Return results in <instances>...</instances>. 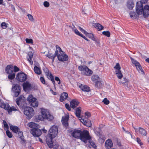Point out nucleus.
Wrapping results in <instances>:
<instances>
[{
	"mask_svg": "<svg viewBox=\"0 0 149 149\" xmlns=\"http://www.w3.org/2000/svg\"><path fill=\"white\" fill-rule=\"evenodd\" d=\"M49 133L46 136V143L49 148H51L53 145L52 140L57 136L58 132L57 127L55 125L52 126L49 130Z\"/></svg>",
	"mask_w": 149,
	"mask_h": 149,
	"instance_id": "obj_1",
	"label": "nucleus"
},
{
	"mask_svg": "<svg viewBox=\"0 0 149 149\" xmlns=\"http://www.w3.org/2000/svg\"><path fill=\"white\" fill-rule=\"evenodd\" d=\"M148 0H145L142 2L141 1H138L136 6V11L137 15H141L142 14L144 16L147 17L149 15V6L146 5L144 8L143 6V3L147 2Z\"/></svg>",
	"mask_w": 149,
	"mask_h": 149,
	"instance_id": "obj_2",
	"label": "nucleus"
},
{
	"mask_svg": "<svg viewBox=\"0 0 149 149\" xmlns=\"http://www.w3.org/2000/svg\"><path fill=\"white\" fill-rule=\"evenodd\" d=\"M0 107L6 110L9 114H11L12 111H15L17 110V107L14 106L10 107L8 103H5L3 101L1 100H0Z\"/></svg>",
	"mask_w": 149,
	"mask_h": 149,
	"instance_id": "obj_3",
	"label": "nucleus"
},
{
	"mask_svg": "<svg viewBox=\"0 0 149 149\" xmlns=\"http://www.w3.org/2000/svg\"><path fill=\"white\" fill-rule=\"evenodd\" d=\"M71 135L74 137L80 139L84 142V130L81 131L78 129H75L72 131Z\"/></svg>",
	"mask_w": 149,
	"mask_h": 149,
	"instance_id": "obj_4",
	"label": "nucleus"
},
{
	"mask_svg": "<svg viewBox=\"0 0 149 149\" xmlns=\"http://www.w3.org/2000/svg\"><path fill=\"white\" fill-rule=\"evenodd\" d=\"M41 113L45 119L48 121H52L54 119L53 116L51 115L49 111L46 109L42 108L41 109Z\"/></svg>",
	"mask_w": 149,
	"mask_h": 149,
	"instance_id": "obj_5",
	"label": "nucleus"
},
{
	"mask_svg": "<svg viewBox=\"0 0 149 149\" xmlns=\"http://www.w3.org/2000/svg\"><path fill=\"white\" fill-rule=\"evenodd\" d=\"M24 113L26 116V118L29 119L33 116L34 111L32 108L27 107L25 108Z\"/></svg>",
	"mask_w": 149,
	"mask_h": 149,
	"instance_id": "obj_6",
	"label": "nucleus"
},
{
	"mask_svg": "<svg viewBox=\"0 0 149 149\" xmlns=\"http://www.w3.org/2000/svg\"><path fill=\"white\" fill-rule=\"evenodd\" d=\"M130 58L132 63L135 65L139 72L142 74H144V72L139 63L132 57H130Z\"/></svg>",
	"mask_w": 149,
	"mask_h": 149,
	"instance_id": "obj_7",
	"label": "nucleus"
},
{
	"mask_svg": "<svg viewBox=\"0 0 149 149\" xmlns=\"http://www.w3.org/2000/svg\"><path fill=\"white\" fill-rule=\"evenodd\" d=\"M30 133L33 136L35 137H39L42 134L41 131L38 128L32 129L30 131Z\"/></svg>",
	"mask_w": 149,
	"mask_h": 149,
	"instance_id": "obj_8",
	"label": "nucleus"
},
{
	"mask_svg": "<svg viewBox=\"0 0 149 149\" xmlns=\"http://www.w3.org/2000/svg\"><path fill=\"white\" fill-rule=\"evenodd\" d=\"M57 58L60 61H67L68 59V56L65 54L64 52H62L57 55Z\"/></svg>",
	"mask_w": 149,
	"mask_h": 149,
	"instance_id": "obj_9",
	"label": "nucleus"
},
{
	"mask_svg": "<svg viewBox=\"0 0 149 149\" xmlns=\"http://www.w3.org/2000/svg\"><path fill=\"white\" fill-rule=\"evenodd\" d=\"M12 91L14 94V96L17 97L20 93V87L18 85L15 84L13 87Z\"/></svg>",
	"mask_w": 149,
	"mask_h": 149,
	"instance_id": "obj_10",
	"label": "nucleus"
},
{
	"mask_svg": "<svg viewBox=\"0 0 149 149\" xmlns=\"http://www.w3.org/2000/svg\"><path fill=\"white\" fill-rule=\"evenodd\" d=\"M16 78L19 81L23 82L26 80L27 76L24 73H19L17 74Z\"/></svg>",
	"mask_w": 149,
	"mask_h": 149,
	"instance_id": "obj_11",
	"label": "nucleus"
},
{
	"mask_svg": "<svg viewBox=\"0 0 149 149\" xmlns=\"http://www.w3.org/2000/svg\"><path fill=\"white\" fill-rule=\"evenodd\" d=\"M44 71L46 74V75L47 76V78L50 79L53 83L54 86V87L55 89H56L55 83L54 80V77H53L52 74L48 70L46 69Z\"/></svg>",
	"mask_w": 149,
	"mask_h": 149,
	"instance_id": "obj_12",
	"label": "nucleus"
},
{
	"mask_svg": "<svg viewBox=\"0 0 149 149\" xmlns=\"http://www.w3.org/2000/svg\"><path fill=\"white\" fill-rule=\"evenodd\" d=\"M81 108L80 107L77 108L76 109L75 114L76 116L78 117L81 122L84 124V119H82L81 117Z\"/></svg>",
	"mask_w": 149,
	"mask_h": 149,
	"instance_id": "obj_13",
	"label": "nucleus"
},
{
	"mask_svg": "<svg viewBox=\"0 0 149 149\" xmlns=\"http://www.w3.org/2000/svg\"><path fill=\"white\" fill-rule=\"evenodd\" d=\"M92 137L90 135L88 131L84 130V143H86L88 141L92 140Z\"/></svg>",
	"mask_w": 149,
	"mask_h": 149,
	"instance_id": "obj_14",
	"label": "nucleus"
},
{
	"mask_svg": "<svg viewBox=\"0 0 149 149\" xmlns=\"http://www.w3.org/2000/svg\"><path fill=\"white\" fill-rule=\"evenodd\" d=\"M69 116L65 115L63 116L61 120L63 125L64 126L67 127L68 126V121L69 119Z\"/></svg>",
	"mask_w": 149,
	"mask_h": 149,
	"instance_id": "obj_15",
	"label": "nucleus"
},
{
	"mask_svg": "<svg viewBox=\"0 0 149 149\" xmlns=\"http://www.w3.org/2000/svg\"><path fill=\"white\" fill-rule=\"evenodd\" d=\"M16 101L17 105L19 106L21 104H23L25 102V98L23 96L21 95L16 99Z\"/></svg>",
	"mask_w": 149,
	"mask_h": 149,
	"instance_id": "obj_16",
	"label": "nucleus"
},
{
	"mask_svg": "<svg viewBox=\"0 0 149 149\" xmlns=\"http://www.w3.org/2000/svg\"><path fill=\"white\" fill-rule=\"evenodd\" d=\"M23 86L25 91L30 90L32 88L31 84L29 82L26 81L23 84Z\"/></svg>",
	"mask_w": 149,
	"mask_h": 149,
	"instance_id": "obj_17",
	"label": "nucleus"
},
{
	"mask_svg": "<svg viewBox=\"0 0 149 149\" xmlns=\"http://www.w3.org/2000/svg\"><path fill=\"white\" fill-rule=\"evenodd\" d=\"M13 66L11 65H8L6 68V72L7 74L13 73Z\"/></svg>",
	"mask_w": 149,
	"mask_h": 149,
	"instance_id": "obj_18",
	"label": "nucleus"
},
{
	"mask_svg": "<svg viewBox=\"0 0 149 149\" xmlns=\"http://www.w3.org/2000/svg\"><path fill=\"white\" fill-rule=\"evenodd\" d=\"M113 143L110 139H108L106 140L105 142V146L106 148L109 149L113 146Z\"/></svg>",
	"mask_w": 149,
	"mask_h": 149,
	"instance_id": "obj_19",
	"label": "nucleus"
},
{
	"mask_svg": "<svg viewBox=\"0 0 149 149\" xmlns=\"http://www.w3.org/2000/svg\"><path fill=\"white\" fill-rule=\"evenodd\" d=\"M93 73V72L88 67L84 65V75L86 76H90Z\"/></svg>",
	"mask_w": 149,
	"mask_h": 149,
	"instance_id": "obj_20",
	"label": "nucleus"
},
{
	"mask_svg": "<svg viewBox=\"0 0 149 149\" xmlns=\"http://www.w3.org/2000/svg\"><path fill=\"white\" fill-rule=\"evenodd\" d=\"M68 97V94L66 92H63L61 94L60 98V101L63 102Z\"/></svg>",
	"mask_w": 149,
	"mask_h": 149,
	"instance_id": "obj_21",
	"label": "nucleus"
},
{
	"mask_svg": "<svg viewBox=\"0 0 149 149\" xmlns=\"http://www.w3.org/2000/svg\"><path fill=\"white\" fill-rule=\"evenodd\" d=\"M138 131L139 134H141L142 136H146L147 134V131L144 129L139 127L138 128Z\"/></svg>",
	"mask_w": 149,
	"mask_h": 149,
	"instance_id": "obj_22",
	"label": "nucleus"
},
{
	"mask_svg": "<svg viewBox=\"0 0 149 149\" xmlns=\"http://www.w3.org/2000/svg\"><path fill=\"white\" fill-rule=\"evenodd\" d=\"M79 104V102L77 100H73L70 102V106L72 108L74 109Z\"/></svg>",
	"mask_w": 149,
	"mask_h": 149,
	"instance_id": "obj_23",
	"label": "nucleus"
},
{
	"mask_svg": "<svg viewBox=\"0 0 149 149\" xmlns=\"http://www.w3.org/2000/svg\"><path fill=\"white\" fill-rule=\"evenodd\" d=\"M95 83V86L98 89H99L102 88L104 85V83L102 81H97Z\"/></svg>",
	"mask_w": 149,
	"mask_h": 149,
	"instance_id": "obj_24",
	"label": "nucleus"
},
{
	"mask_svg": "<svg viewBox=\"0 0 149 149\" xmlns=\"http://www.w3.org/2000/svg\"><path fill=\"white\" fill-rule=\"evenodd\" d=\"M88 143L89 144L88 145V147L90 148H93L95 149L97 146L95 143L92 140L88 141Z\"/></svg>",
	"mask_w": 149,
	"mask_h": 149,
	"instance_id": "obj_25",
	"label": "nucleus"
},
{
	"mask_svg": "<svg viewBox=\"0 0 149 149\" xmlns=\"http://www.w3.org/2000/svg\"><path fill=\"white\" fill-rule=\"evenodd\" d=\"M27 126L29 127L32 128H39V125L33 122L29 123L27 125Z\"/></svg>",
	"mask_w": 149,
	"mask_h": 149,
	"instance_id": "obj_26",
	"label": "nucleus"
},
{
	"mask_svg": "<svg viewBox=\"0 0 149 149\" xmlns=\"http://www.w3.org/2000/svg\"><path fill=\"white\" fill-rule=\"evenodd\" d=\"M91 90L89 87L84 85V94L90 96L91 95Z\"/></svg>",
	"mask_w": 149,
	"mask_h": 149,
	"instance_id": "obj_27",
	"label": "nucleus"
},
{
	"mask_svg": "<svg viewBox=\"0 0 149 149\" xmlns=\"http://www.w3.org/2000/svg\"><path fill=\"white\" fill-rule=\"evenodd\" d=\"M84 34H85L86 36L91 39L93 40L96 41L95 38L93 34L91 33H88L86 31L84 30Z\"/></svg>",
	"mask_w": 149,
	"mask_h": 149,
	"instance_id": "obj_28",
	"label": "nucleus"
},
{
	"mask_svg": "<svg viewBox=\"0 0 149 149\" xmlns=\"http://www.w3.org/2000/svg\"><path fill=\"white\" fill-rule=\"evenodd\" d=\"M92 26L97 29L98 31H100L104 28L103 26L99 23H92Z\"/></svg>",
	"mask_w": 149,
	"mask_h": 149,
	"instance_id": "obj_29",
	"label": "nucleus"
},
{
	"mask_svg": "<svg viewBox=\"0 0 149 149\" xmlns=\"http://www.w3.org/2000/svg\"><path fill=\"white\" fill-rule=\"evenodd\" d=\"M134 4L132 0H129L127 2V7L128 9L132 10L134 7Z\"/></svg>",
	"mask_w": 149,
	"mask_h": 149,
	"instance_id": "obj_30",
	"label": "nucleus"
},
{
	"mask_svg": "<svg viewBox=\"0 0 149 149\" xmlns=\"http://www.w3.org/2000/svg\"><path fill=\"white\" fill-rule=\"evenodd\" d=\"M10 130L14 132L17 133L19 130V128L16 126L11 125L10 126Z\"/></svg>",
	"mask_w": 149,
	"mask_h": 149,
	"instance_id": "obj_31",
	"label": "nucleus"
},
{
	"mask_svg": "<svg viewBox=\"0 0 149 149\" xmlns=\"http://www.w3.org/2000/svg\"><path fill=\"white\" fill-rule=\"evenodd\" d=\"M92 125V124L90 120L88 119L86 120L84 119V126L88 127H91Z\"/></svg>",
	"mask_w": 149,
	"mask_h": 149,
	"instance_id": "obj_32",
	"label": "nucleus"
},
{
	"mask_svg": "<svg viewBox=\"0 0 149 149\" xmlns=\"http://www.w3.org/2000/svg\"><path fill=\"white\" fill-rule=\"evenodd\" d=\"M34 70L35 73L37 74H40L41 73V71L40 68L36 66L34 68Z\"/></svg>",
	"mask_w": 149,
	"mask_h": 149,
	"instance_id": "obj_33",
	"label": "nucleus"
},
{
	"mask_svg": "<svg viewBox=\"0 0 149 149\" xmlns=\"http://www.w3.org/2000/svg\"><path fill=\"white\" fill-rule=\"evenodd\" d=\"M27 100L29 103H30L36 100V99L33 97L32 95H30L27 97Z\"/></svg>",
	"mask_w": 149,
	"mask_h": 149,
	"instance_id": "obj_34",
	"label": "nucleus"
},
{
	"mask_svg": "<svg viewBox=\"0 0 149 149\" xmlns=\"http://www.w3.org/2000/svg\"><path fill=\"white\" fill-rule=\"evenodd\" d=\"M116 74L118 78L119 79H121L123 77L121 72L120 70H115Z\"/></svg>",
	"mask_w": 149,
	"mask_h": 149,
	"instance_id": "obj_35",
	"label": "nucleus"
},
{
	"mask_svg": "<svg viewBox=\"0 0 149 149\" xmlns=\"http://www.w3.org/2000/svg\"><path fill=\"white\" fill-rule=\"evenodd\" d=\"M92 80L93 81L96 82L99 78V76L97 75H93L91 77Z\"/></svg>",
	"mask_w": 149,
	"mask_h": 149,
	"instance_id": "obj_36",
	"label": "nucleus"
},
{
	"mask_svg": "<svg viewBox=\"0 0 149 149\" xmlns=\"http://www.w3.org/2000/svg\"><path fill=\"white\" fill-rule=\"evenodd\" d=\"M130 17L132 18L136 19L137 17V15L134 11H131L130 13Z\"/></svg>",
	"mask_w": 149,
	"mask_h": 149,
	"instance_id": "obj_37",
	"label": "nucleus"
},
{
	"mask_svg": "<svg viewBox=\"0 0 149 149\" xmlns=\"http://www.w3.org/2000/svg\"><path fill=\"white\" fill-rule=\"evenodd\" d=\"M46 56L49 58L52 59V62L54 61V58L55 57V56L52 53H49L48 54H47Z\"/></svg>",
	"mask_w": 149,
	"mask_h": 149,
	"instance_id": "obj_38",
	"label": "nucleus"
},
{
	"mask_svg": "<svg viewBox=\"0 0 149 149\" xmlns=\"http://www.w3.org/2000/svg\"><path fill=\"white\" fill-rule=\"evenodd\" d=\"M9 75L8 76V78L9 79L12 80L14 79L15 77V74L14 73H12L10 74H8Z\"/></svg>",
	"mask_w": 149,
	"mask_h": 149,
	"instance_id": "obj_39",
	"label": "nucleus"
},
{
	"mask_svg": "<svg viewBox=\"0 0 149 149\" xmlns=\"http://www.w3.org/2000/svg\"><path fill=\"white\" fill-rule=\"evenodd\" d=\"M91 115L90 113L88 111H86L84 113V119L88 118L91 117Z\"/></svg>",
	"mask_w": 149,
	"mask_h": 149,
	"instance_id": "obj_40",
	"label": "nucleus"
},
{
	"mask_svg": "<svg viewBox=\"0 0 149 149\" xmlns=\"http://www.w3.org/2000/svg\"><path fill=\"white\" fill-rule=\"evenodd\" d=\"M36 100L33 101L30 103L31 104V106L34 107H38V102L36 101Z\"/></svg>",
	"mask_w": 149,
	"mask_h": 149,
	"instance_id": "obj_41",
	"label": "nucleus"
},
{
	"mask_svg": "<svg viewBox=\"0 0 149 149\" xmlns=\"http://www.w3.org/2000/svg\"><path fill=\"white\" fill-rule=\"evenodd\" d=\"M102 33L107 37H109L110 36V33L108 31H104L102 32Z\"/></svg>",
	"mask_w": 149,
	"mask_h": 149,
	"instance_id": "obj_42",
	"label": "nucleus"
},
{
	"mask_svg": "<svg viewBox=\"0 0 149 149\" xmlns=\"http://www.w3.org/2000/svg\"><path fill=\"white\" fill-rule=\"evenodd\" d=\"M129 82V81L127 79H126L125 77L123 78V80L122 81H119V82L121 83L122 84H124L126 83H128Z\"/></svg>",
	"mask_w": 149,
	"mask_h": 149,
	"instance_id": "obj_43",
	"label": "nucleus"
},
{
	"mask_svg": "<svg viewBox=\"0 0 149 149\" xmlns=\"http://www.w3.org/2000/svg\"><path fill=\"white\" fill-rule=\"evenodd\" d=\"M114 68L116 69L115 70H120L121 68L119 64L118 63H117L115 66L114 67Z\"/></svg>",
	"mask_w": 149,
	"mask_h": 149,
	"instance_id": "obj_44",
	"label": "nucleus"
},
{
	"mask_svg": "<svg viewBox=\"0 0 149 149\" xmlns=\"http://www.w3.org/2000/svg\"><path fill=\"white\" fill-rule=\"evenodd\" d=\"M74 32L77 35H78L83 38H84V36L83 35L80 33L77 29H75L74 30Z\"/></svg>",
	"mask_w": 149,
	"mask_h": 149,
	"instance_id": "obj_45",
	"label": "nucleus"
},
{
	"mask_svg": "<svg viewBox=\"0 0 149 149\" xmlns=\"http://www.w3.org/2000/svg\"><path fill=\"white\" fill-rule=\"evenodd\" d=\"M4 128L5 130H8V126L7 123L5 120H3Z\"/></svg>",
	"mask_w": 149,
	"mask_h": 149,
	"instance_id": "obj_46",
	"label": "nucleus"
},
{
	"mask_svg": "<svg viewBox=\"0 0 149 149\" xmlns=\"http://www.w3.org/2000/svg\"><path fill=\"white\" fill-rule=\"evenodd\" d=\"M102 102H103L104 104L106 105L109 104V101L106 98H105L102 101Z\"/></svg>",
	"mask_w": 149,
	"mask_h": 149,
	"instance_id": "obj_47",
	"label": "nucleus"
},
{
	"mask_svg": "<svg viewBox=\"0 0 149 149\" xmlns=\"http://www.w3.org/2000/svg\"><path fill=\"white\" fill-rule=\"evenodd\" d=\"M6 134L10 138H11L13 136L12 134L8 130L6 131Z\"/></svg>",
	"mask_w": 149,
	"mask_h": 149,
	"instance_id": "obj_48",
	"label": "nucleus"
},
{
	"mask_svg": "<svg viewBox=\"0 0 149 149\" xmlns=\"http://www.w3.org/2000/svg\"><path fill=\"white\" fill-rule=\"evenodd\" d=\"M26 41L28 43H33V40L31 39L26 38Z\"/></svg>",
	"mask_w": 149,
	"mask_h": 149,
	"instance_id": "obj_49",
	"label": "nucleus"
},
{
	"mask_svg": "<svg viewBox=\"0 0 149 149\" xmlns=\"http://www.w3.org/2000/svg\"><path fill=\"white\" fill-rule=\"evenodd\" d=\"M2 28L3 29H6L7 28V25L6 23L3 22L2 23L1 25Z\"/></svg>",
	"mask_w": 149,
	"mask_h": 149,
	"instance_id": "obj_50",
	"label": "nucleus"
},
{
	"mask_svg": "<svg viewBox=\"0 0 149 149\" xmlns=\"http://www.w3.org/2000/svg\"><path fill=\"white\" fill-rule=\"evenodd\" d=\"M27 16L28 17V19L31 21H33V16L30 15L28 14L27 15Z\"/></svg>",
	"mask_w": 149,
	"mask_h": 149,
	"instance_id": "obj_51",
	"label": "nucleus"
},
{
	"mask_svg": "<svg viewBox=\"0 0 149 149\" xmlns=\"http://www.w3.org/2000/svg\"><path fill=\"white\" fill-rule=\"evenodd\" d=\"M44 6L46 7H48L49 6V3L47 1H45L43 3Z\"/></svg>",
	"mask_w": 149,
	"mask_h": 149,
	"instance_id": "obj_52",
	"label": "nucleus"
},
{
	"mask_svg": "<svg viewBox=\"0 0 149 149\" xmlns=\"http://www.w3.org/2000/svg\"><path fill=\"white\" fill-rule=\"evenodd\" d=\"M28 55L29 58H32L33 56V53L31 52H30L28 53Z\"/></svg>",
	"mask_w": 149,
	"mask_h": 149,
	"instance_id": "obj_53",
	"label": "nucleus"
},
{
	"mask_svg": "<svg viewBox=\"0 0 149 149\" xmlns=\"http://www.w3.org/2000/svg\"><path fill=\"white\" fill-rule=\"evenodd\" d=\"M38 119L40 120H44L45 119L42 115H39L38 116Z\"/></svg>",
	"mask_w": 149,
	"mask_h": 149,
	"instance_id": "obj_54",
	"label": "nucleus"
},
{
	"mask_svg": "<svg viewBox=\"0 0 149 149\" xmlns=\"http://www.w3.org/2000/svg\"><path fill=\"white\" fill-rule=\"evenodd\" d=\"M40 80L41 82L43 84H45V79L44 77H41L40 78Z\"/></svg>",
	"mask_w": 149,
	"mask_h": 149,
	"instance_id": "obj_55",
	"label": "nucleus"
},
{
	"mask_svg": "<svg viewBox=\"0 0 149 149\" xmlns=\"http://www.w3.org/2000/svg\"><path fill=\"white\" fill-rule=\"evenodd\" d=\"M13 68H14V72H18L19 70V69L16 66H13Z\"/></svg>",
	"mask_w": 149,
	"mask_h": 149,
	"instance_id": "obj_56",
	"label": "nucleus"
},
{
	"mask_svg": "<svg viewBox=\"0 0 149 149\" xmlns=\"http://www.w3.org/2000/svg\"><path fill=\"white\" fill-rule=\"evenodd\" d=\"M65 108L68 110L69 111H70V108L69 106V105L68 104H65Z\"/></svg>",
	"mask_w": 149,
	"mask_h": 149,
	"instance_id": "obj_57",
	"label": "nucleus"
},
{
	"mask_svg": "<svg viewBox=\"0 0 149 149\" xmlns=\"http://www.w3.org/2000/svg\"><path fill=\"white\" fill-rule=\"evenodd\" d=\"M136 140L137 142L140 144V145H141L143 144V143H142V142H141V140L140 139V138H136Z\"/></svg>",
	"mask_w": 149,
	"mask_h": 149,
	"instance_id": "obj_58",
	"label": "nucleus"
},
{
	"mask_svg": "<svg viewBox=\"0 0 149 149\" xmlns=\"http://www.w3.org/2000/svg\"><path fill=\"white\" fill-rule=\"evenodd\" d=\"M52 145L53 146H53L54 149H57L59 148V145L58 144H56L54 146H53V144H52Z\"/></svg>",
	"mask_w": 149,
	"mask_h": 149,
	"instance_id": "obj_59",
	"label": "nucleus"
},
{
	"mask_svg": "<svg viewBox=\"0 0 149 149\" xmlns=\"http://www.w3.org/2000/svg\"><path fill=\"white\" fill-rule=\"evenodd\" d=\"M79 86L81 90L84 91V85H83L82 84L79 85Z\"/></svg>",
	"mask_w": 149,
	"mask_h": 149,
	"instance_id": "obj_60",
	"label": "nucleus"
},
{
	"mask_svg": "<svg viewBox=\"0 0 149 149\" xmlns=\"http://www.w3.org/2000/svg\"><path fill=\"white\" fill-rule=\"evenodd\" d=\"M18 134L20 138L21 139H22V136L23 133L21 131H20L19 130L18 132Z\"/></svg>",
	"mask_w": 149,
	"mask_h": 149,
	"instance_id": "obj_61",
	"label": "nucleus"
},
{
	"mask_svg": "<svg viewBox=\"0 0 149 149\" xmlns=\"http://www.w3.org/2000/svg\"><path fill=\"white\" fill-rule=\"evenodd\" d=\"M80 71H83L84 70V68L83 66L80 65L78 67Z\"/></svg>",
	"mask_w": 149,
	"mask_h": 149,
	"instance_id": "obj_62",
	"label": "nucleus"
},
{
	"mask_svg": "<svg viewBox=\"0 0 149 149\" xmlns=\"http://www.w3.org/2000/svg\"><path fill=\"white\" fill-rule=\"evenodd\" d=\"M27 59L31 65L33 64V61L32 60V58H27Z\"/></svg>",
	"mask_w": 149,
	"mask_h": 149,
	"instance_id": "obj_63",
	"label": "nucleus"
},
{
	"mask_svg": "<svg viewBox=\"0 0 149 149\" xmlns=\"http://www.w3.org/2000/svg\"><path fill=\"white\" fill-rule=\"evenodd\" d=\"M124 84V85H125L127 88H129L130 87V86L128 83H126L124 84Z\"/></svg>",
	"mask_w": 149,
	"mask_h": 149,
	"instance_id": "obj_64",
	"label": "nucleus"
}]
</instances>
